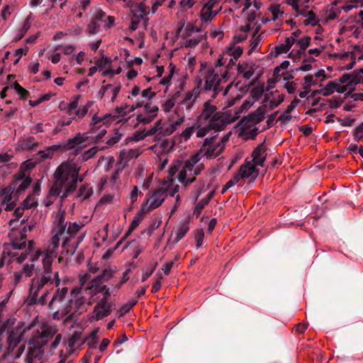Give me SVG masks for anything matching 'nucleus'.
<instances>
[{"mask_svg": "<svg viewBox=\"0 0 363 363\" xmlns=\"http://www.w3.org/2000/svg\"><path fill=\"white\" fill-rule=\"evenodd\" d=\"M79 280L80 286L73 287L69 292L67 286L56 289L48 304L49 308L55 311L54 318L72 316L79 310L85 309L87 299L84 293L92 297L106 289V285H102V282L96 278L91 280L88 285L85 284L86 276L80 277Z\"/></svg>", "mask_w": 363, "mask_h": 363, "instance_id": "nucleus-1", "label": "nucleus"}, {"mask_svg": "<svg viewBox=\"0 0 363 363\" xmlns=\"http://www.w3.org/2000/svg\"><path fill=\"white\" fill-rule=\"evenodd\" d=\"M196 120L199 125L196 137L199 138L206 136L211 130L215 132L223 130L233 121L230 119L228 114L219 111L210 99L204 101L199 108Z\"/></svg>", "mask_w": 363, "mask_h": 363, "instance_id": "nucleus-2", "label": "nucleus"}, {"mask_svg": "<svg viewBox=\"0 0 363 363\" xmlns=\"http://www.w3.org/2000/svg\"><path fill=\"white\" fill-rule=\"evenodd\" d=\"M80 167L72 160L62 162L52 174V192H62L61 199L63 200L73 193L77 187V183L83 178L79 177Z\"/></svg>", "mask_w": 363, "mask_h": 363, "instance_id": "nucleus-3", "label": "nucleus"}, {"mask_svg": "<svg viewBox=\"0 0 363 363\" xmlns=\"http://www.w3.org/2000/svg\"><path fill=\"white\" fill-rule=\"evenodd\" d=\"M56 328L48 325H43L40 329L33 330L28 341V350L25 363H44V346L55 336V340L50 346V350L52 351L57 347L61 341V334L56 335Z\"/></svg>", "mask_w": 363, "mask_h": 363, "instance_id": "nucleus-4", "label": "nucleus"}, {"mask_svg": "<svg viewBox=\"0 0 363 363\" xmlns=\"http://www.w3.org/2000/svg\"><path fill=\"white\" fill-rule=\"evenodd\" d=\"M199 72L201 81L203 84L204 92L211 91V98L216 99L220 93L226 96L233 86V82L223 88V84L228 81L227 71H222L214 64L208 66L206 62H201Z\"/></svg>", "mask_w": 363, "mask_h": 363, "instance_id": "nucleus-5", "label": "nucleus"}, {"mask_svg": "<svg viewBox=\"0 0 363 363\" xmlns=\"http://www.w3.org/2000/svg\"><path fill=\"white\" fill-rule=\"evenodd\" d=\"M65 211L60 210L55 217L52 231L54 235L49 240L43 252L42 265L52 267V263L58 255V248L61 236L65 234L67 223L65 222Z\"/></svg>", "mask_w": 363, "mask_h": 363, "instance_id": "nucleus-6", "label": "nucleus"}, {"mask_svg": "<svg viewBox=\"0 0 363 363\" xmlns=\"http://www.w3.org/2000/svg\"><path fill=\"white\" fill-rule=\"evenodd\" d=\"M60 282L61 279L58 271H53L51 267L42 265L41 271L36 273L31 279L29 292L35 296L45 287L49 286L58 287Z\"/></svg>", "mask_w": 363, "mask_h": 363, "instance_id": "nucleus-7", "label": "nucleus"}, {"mask_svg": "<svg viewBox=\"0 0 363 363\" xmlns=\"http://www.w3.org/2000/svg\"><path fill=\"white\" fill-rule=\"evenodd\" d=\"M243 50L240 45L229 44L225 48L223 52L218 55L213 64L220 70H226L227 77L230 78V70L235 66Z\"/></svg>", "mask_w": 363, "mask_h": 363, "instance_id": "nucleus-8", "label": "nucleus"}, {"mask_svg": "<svg viewBox=\"0 0 363 363\" xmlns=\"http://www.w3.org/2000/svg\"><path fill=\"white\" fill-rule=\"evenodd\" d=\"M67 223L65 234L61 236L62 239V247L67 254L73 255L75 252L79 244L82 240V237H76L77 234L84 227L81 222Z\"/></svg>", "mask_w": 363, "mask_h": 363, "instance_id": "nucleus-9", "label": "nucleus"}, {"mask_svg": "<svg viewBox=\"0 0 363 363\" xmlns=\"http://www.w3.org/2000/svg\"><path fill=\"white\" fill-rule=\"evenodd\" d=\"M115 18L107 15L100 8H94L90 22L87 25L86 32L89 35H95L101 31V28H111L114 26Z\"/></svg>", "mask_w": 363, "mask_h": 363, "instance_id": "nucleus-10", "label": "nucleus"}, {"mask_svg": "<svg viewBox=\"0 0 363 363\" xmlns=\"http://www.w3.org/2000/svg\"><path fill=\"white\" fill-rule=\"evenodd\" d=\"M228 138L223 137L218 140L217 136L206 138L201 147V152L207 159H213L219 156L225 147Z\"/></svg>", "mask_w": 363, "mask_h": 363, "instance_id": "nucleus-11", "label": "nucleus"}, {"mask_svg": "<svg viewBox=\"0 0 363 363\" xmlns=\"http://www.w3.org/2000/svg\"><path fill=\"white\" fill-rule=\"evenodd\" d=\"M169 187L166 186V183L155 189L152 192H149L147 196H150L146 201V206L143 210L150 212L157 208L165 201L168 196Z\"/></svg>", "mask_w": 363, "mask_h": 363, "instance_id": "nucleus-12", "label": "nucleus"}, {"mask_svg": "<svg viewBox=\"0 0 363 363\" xmlns=\"http://www.w3.org/2000/svg\"><path fill=\"white\" fill-rule=\"evenodd\" d=\"M35 242L33 240H29L27 248L25 252H11L9 255L12 262H16L18 264L22 263L28 257L31 262H36L39 257H43V252L41 249L34 250Z\"/></svg>", "mask_w": 363, "mask_h": 363, "instance_id": "nucleus-13", "label": "nucleus"}, {"mask_svg": "<svg viewBox=\"0 0 363 363\" xmlns=\"http://www.w3.org/2000/svg\"><path fill=\"white\" fill-rule=\"evenodd\" d=\"M14 323L13 320L9 319L0 327V334L6 330L8 331L7 341H21L23 335L26 332L24 323L19 322L16 326L13 327Z\"/></svg>", "mask_w": 363, "mask_h": 363, "instance_id": "nucleus-14", "label": "nucleus"}, {"mask_svg": "<svg viewBox=\"0 0 363 363\" xmlns=\"http://www.w3.org/2000/svg\"><path fill=\"white\" fill-rule=\"evenodd\" d=\"M222 6L220 0H208L203 4L199 13V17L202 23L211 22L220 11Z\"/></svg>", "mask_w": 363, "mask_h": 363, "instance_id": "nucleus-15", "label": "nucleus"}, {"mask_svg": "<svg viewBox=\"0 0 363 363\" xmlns=\"http://www.w3.org/2000/svg\"><path fill=\"white\" fill-rule=\"evenodd\" d=\"M13 177L10 185L15 191V196L19 197L30 185L32 179L29 176H26L23 172H18Z\"/></svg>", "mask_w": 363, "mask_h": 363, "instance_id": "nucleus-16", "label": "nucleus"}, {"mask_svg": "<svg viewBox=\"0 0 363 363\" xmlns=\"http://www.w3.org/2000/svg\"><path fill=\"white\" fill-rule=\"evenodd\" d=\"M1 203L0 208L6 211L13 210L16 206V201L18 196H15V191L11 185L4 188L0 194Z\"/></svg>", "mask_w": 363, "mask_h": 363, "instance_id": "nucleus-17", "label": "nucleus"}, {"mask_svg": "<svg viewBox=\"0 0 363 363\" xmlns=\"http://www.w3.org/2000/svg\"><path fill=\"white\" fill-rule=\"evenodd\" d=\"M311 38L308 35H304L299 38L295 43V48L289 53V57L294 60H298L303 55L306 56V50L310 46Z\"/></svg>", "mask_w": 363, "mask_h": 363, "instance_id": "nucleus-18", "label": "nucleus"}, {"mask_svg": "<svg viewBox=\"0 0 363 363\" xmlns=\"http://www.w3.org/2000/svg\"><path fill=\"white\" fill-rule=\"evenodd\" d=\"M111 311V303L108 302L106 298H101L94 306L92 317L96 320H99L110 315Z\"/></svg>", "mask_w": 363, "mask_h": 363, "instance_id": "nucleus-19", "label": "nucleus"}, {"mask_svg": "<svg viewBox=\"0 0 363 363\" xmlns=\"http://www.w3.org/2000/svg\"><path fill=\"white\" fill-rule=\"evenodd\" d=\"M257 166L259 165L252 160H246L245 162L240 167L239 174H240V177H242V179H255L259 174V169L257 168Z\"/></svg>", "mask_w": 363, "mask_h": 363, "instance_id": "nucleus-20", "label": "nucleus"}, {"mask_svg": "<svg viewBox=\"0 0 363 363\" xmlns=\"http://www.w3.org/2000/svg\"><path fill=\"white\" fill-rule=\"evenodd\" d=\"M284 14V7L279 4H271L267 9L266 22L283 20Z\"/></svg>", "mask_w": 363, "mask_h": 363, "instance_id": "nucleus-21", "label": "nucleus"}, {"mask_svg": "<svg viewBox=\"0 0 363 363\" xmlns=\"http://www.w3.org/2000/svg\"><path fill=\"white\" fill-rule=\"evenodd\" d=\"M340 83L347 84V86H353L363 83V70L355 72L350 74H344L340 78Z\"/></svg>", "mask_w": 363, "mask_h": 363, "instance_id": "nucleus-22", "label": "nucleus"}, {"mask_svg": "<svg viewBox=\"0 0 363 363\" xmlns=\"http://www.w3.org/2000/svg\"><path fill=\"white\" fill-rule=\"evenodd\" d=\"M179 110L177 108L176 110V114L177 115V118L175 121L172 122V123H167L164 124L161 127V131L160 133L165 135H169L172 133H173L177 128L178 126H179L184 121L185 118L184 113H179Z\"/></svg>", "mask_w": 363, "mask_h": 363, "instance_id": "nucleus-23", "label": "nucleus"}, {"mask_svg": "<svg viewBox=\"0 0 363 363\" xmlns=\"http://www.w3.org/2000/svg\"><path fill=\"white\" fill-rule=\"evenodd\" d=\"M140 154V152L138 149L122 150L119 153L117 165L124 167L130 160L137 158Z\"/></svg>", "mask_w": 363, "mask_h": 363, "instance_id": "nucleus-24", "label": "nucleus"}, {"mask_svg": "<svg viewBox=\"0 0 363 363\" xmlns=\"http://www.w3.org/2000/svg\"><path fill=\"white\" fill-rule=\"evenodd\" d=\"M252 161L260 167H264L267 157V146L264 143L259 144L252 152Z\"/></svg>", "mask_w": 363, "mask_h": 363, "instance_id": "nucleus-25", "label": "nucleus"}, {"mask_svg": "<svg viewBox=\"0 0 363 363\" xmlns=\"http://www.w3.org/2000/svg\"><path fill=\"white\" fill-rule=\"evenodd\" d=\"M255 63L252 62H241L238 64L237 72L244 79H250L255 73Z\"/></svg>", "mask_w": 363, "mask_h": 363, "instance_id": "nucleus-26", "label": "nucleus"}, {"mask_svg": "<svg viewBox=\"0 0 363 363\" xmlns=\"http://www.w3.org/2000/svg\"><path fill=\"white\" fill-rule=\"evenodd\" d=\"M144 106V113H148V115L157 116L159 108L157 105L152 102L145 103L144 101L138 99L134 105H132L128 111H134L135 108Z\"/></svg>", "mask_w": 363, "mask_h": 363, "instance_id": "nucleus-27", "label": "nucleus"}, {"mask_svg": "<svg viewBox=\"0 0 363 363\" xmlns=\"http://www.w3.org/2000/svg\"><path fill=\"white\" fill-rule=\"evenodd\" d=\"M8 354L13 359L19 358L25 350V345L21 341H7Z\"/></svg>", "mask_w": 363, "mask_h": 363, "instance_id": "nucleus-28", "label": "nucleus"}, {"mask_svg": "<svg viewBox=\"0 0 363 363\" xmlns=\"http://www.w3.org/2000/svg\"><path fill=\"white\" fill-rule=\"evenodd\" d=\"M177 179L179 182L185 186L193 183L196 180V177L192 175V169H187L184 164L179 171Z\"/></svg>", "mask_w": 363, "mask_h": 363, "instance_id": "nucleus-29", "label": "nucleus"}, {"mask_svg": "<svg viewBox=\"0 0 363 363\" xmlns=\"http://www.w3.org/2000/svg\"><path fill=\"white\" fill-rule=\"evenodd\" d=\"M196 101L191 97L187 93H185L183 99L177 103L175 111L179 108L180 113H184L181 108H185L186 111H190L196 104Z\"/></svg>", "mask_w": 363, "mask_h": 363, "instance_id": "nucleus-30", "label": "nucleus"}, {"mask_svg": "<svg viewBox=\"0 0 363 363\" xmlns=\"http://www.w3.org/2000/svg\"><path fill=\"white\" fill-rule=\"evenodd\" d=\"M112 117L111 115H105L104 117H99L97 115H94L92 117L90 123V128L93 133H95L98 129L101 128L102 125L109 123V118Z\"/></svg>", "mask_w": 363, "mask_h": 363, "instance_id": "nucleus-31", "label": "nucleus"}, {"mask_svg": "<svg viewBox=\"0 0 363 363\" xmlns=\"http://www.w3.org/2000/svg\"><path fill=\"white\" fill-rule=\"evenodd\" d=\"M61 146L58 145H54L46 147L43 150H39L37 152V155L39 157L41 161L47 159H52L54 156L55 152L60 150Z\"/></svg>", "mask_w": 363, "mask_h": 363, "instance_id": "nucleus-32", "label": "nucleus"}, {"mask_svg": "<svg viewBox=\"0 0 363 363\" xmlns=\"http://www.w3.org/2000/svg\"><path fill=\"white\" fill-rule=\"evenodd\" d=\"M196 86L190 91H186L191 97L194 99L196 101L202 91L204 92L203 84L201 81L199 77H196L195 79Z\"/></svg>", "mask_w": 363, "mask_h": 363, "instance_id": "nucleus-33", "label": "nucleus"}, {"mask_svg": "<svg viewBox=\"0 0 363 363\" xmlns=\"http://www.w3.org/2000/svg\"><path fill=\"white\" fill-rule=\"evenodd\" d=\"M264 109L259 108L254 113L249 114L247 119L248 122H250L252 124H257L264 120Z\"/></svg>", "mask_w": 363, "mask_h": 363, "instance_id": "nucleus-34", "label": "nucleus"}, {"mask_svg": "<svg viewBox=\"0 0 363 363\" xmlns=\"http://www.w3.org/2000/svg\"><path fill=\"white\" fill-rule=\"evenodd\" d=\"M30 25H31V23H30V16H28L25 19L22 27L18 30L16 35L13 37V41L17 42V41L21 40L25 36V35L28 31V30L30 29Z\"/></svg>", "mask_w": 363, "mask_h": 363, "instance_id": "nucleus-35", "label": "nucleus"}, {"mask_svg": "<svg viewBox=\"0 0 363 363\" xmlns=\"http://www.w3.org/2000/svg\"><path fill=\"white\" fill-rule=\"evenodd\" d=\"M104 89L107 90L108 94H106V96L110 98L111 101L112 102H113L116 100V99L121 90V84H118L116 85H113V84H108L104 85Z\"/></svg>", "mask_w": 363, "mask_h": 363, "instance_id": "nucleus-36", "label": "nucleus"}, {"mask_svg": "<svg viewBox=\"0 0 363 363\" xmlns=\"http://www.w3.org/2000/svg\"><path fill=\"white\" fill-rule=\"evenodd\" d=\"M49 294V291L48 289L45 290L43 294L41 296H39V294H37L35 296H33L29 293V298L30 303L33 304H39L41 306H44L47 303V298Z\"/></svg>", "mask_w": 363, "mask_h": 363, "instance_id": "nucleus-37", "label": "nucleus"}, {"mask_svg": "<svg viewBox=\"0 0 363 363\" xmlns=\"http://www.w3.org/2000/svg\"><path fill=\"white\" fill-rule=\"evenodd\" d=\"M182 166L183 162L181 160H175L171 164L168 169V178L170 182H174L173 177L180 170Z\"/></svg>", "mask_w": 363, "mask_h": 363, "instance_id": "nucleus-38", "label": "nucleus"}, {"mask_svg": "<svg viewBox=\"0 0 363 363\" xmlns=\"http://www.w3.org/2000/svg\"><path fill=\"white\" fill-rule=\"evenodd\" d=\"M189 230V225L188 222L182 223L176 230V237L174 240V242L181 240Z\"/></svg>", "mask_w": 363, "mask_h": 363, "instance_id": "nucleus-39", "label": "nucleus"}, {"mask_svg": "<svg viewBox=\"0 0 363 363\" xmlns=\"http://www.w3.org/2000/svg\"><path fill=\"white\" fill-rule=\"evenodd\" d=\"M202 157L204 156L201 152V150H199V152L191 155L187 160H186L184 164L186 166L187 169L193 170V167L201 160Z\"/></svg>", "mask_w": 363, "mask_h": 363, "instance_id": "nucleus-40", "label": "nucleus"}, {"mask_svg": "<svg viewBox=\"0 0 363 363\" xmlns=\"http://www.w3.org/2000/svg\"><path fill=\"white\" fill-rule=\"evenodd\" d=\"M198 126L197 121H196L195 123L189 127L186 128L182 133H181V138L184 140L187 141L194 133L196 135V132L198 131Z\"/></svg>", "mask_w": 363, "mask_h": 363, "instance_id": "nucleus-41", "label": "nucleus"}, {"mask_svg": "<svg viewBox=\"0 0 363 363\" xmlns=\"http://www.w3.org/2000/svg\"><path fill=\"white\" fill-rule=\"evenodd\" d=\"M270 94L272 96V98L269 100V107L271 108L277 107L284 100V95L279 94L277 90L274 92H271Z\"/></svg>", "mask_w": 363, "mask_h": 363, "instance_id": "nucleus-42", "label": "nucleus"}, {"mask_svg": "<svg viewBox=\"0 0 363 363\" xmlns=\"http://www.w3.org/2000/svg\"><path fill=\"white\" fill-rule=\"evenodd\" d=\"M21 145L23 150H32L38 146V143L35 141L33 137L29 136L22 140Z\"/></svg>", "mask_w": 363, "mask_h": 363, "instance_id": "nucleus-43", "label": "nucleus"}, {"mask_svg": "<svg viewBox=\"0 0 363 363\" xmlns=\"http://www.w3.org/2000/svg\"><path fill=\"white\" fill-rule=\"evenodd\" d=\"M116 271L111 267H107L102 271V273L96 278L100 281H108L113 277Z\"/></svg>", "mask_w": 363, "mask_h": 363, "instance_id": "nucleus-44", "label": "nucleus"}, {"mask_svg": "<svg viewBox=\"0 0 363 363\" xmlns=\"http://www.w3.org/2000/svg\"><path fill=\"white\" fill-rule=\"evenodd\" d=\"M86 138L87 137L84 135L78 133L75 137L68 140L67 147L68 149H72L75 147L76 145H79L85 142Z\"/></svg>", "mask_w": 363, "mask_h": 363, "instance_id": "nucleus-45", "label": "nucleus"}, {"mask_svg": "<svg viewBox=\"0 0 363 363\" xmlns=\"http://www.w3.org/2000/svg\"><path fill=\"white\" fill-rule=\"evenodd\" d=\"M93 104H94L93 101H89L86 102V104L84 106L80 107L77 111H76V112L74 113V117H75V119L83 118L87 113L89 108L91 107V106Z\"/></svg>", "mask_w": 363, "mask_h": 363, "instance_id": "nucleus-46", "label": "nucleus"}, {"mask_svg": "<svg viewBox=\"0 0 363 363\" xmlns=\"http://www.w3.org/2000/svg\"><path fill=\"white\" fill-rule=\"evenodd\" d=\"M202 35L194 36L191 38H186L185 41L183 43V45L186 48H194L202 40Z\"/></svg>", "mask_w": 363, "mask_h": 363, "instance_id": "nucleus-47", "label": "nucleus"}, {"mask_svg": "<svg viewBox=\"0 0 363 363\" xmlns=\"http://www.w3.org/2000/svg\"><path fill=\"white\" fill-rule=\"evenodd\" d=\"M97 333H98V330H93L90 335L88 336L86 340H85V342L87 343V345L89 346V348L90 349H96V347H97V344H98V337H97Z\"/></svg>", "mask_w": 363, "mask_h": 363, "instance_id": "nucleus-48", "label": "nucleus"}, {"mask_svg": "<svg viewBox=\"0 0 363 363\" xmlns=\"http://www.w3.org/2000/svg\"><path fill=\"white\" fill-rule=\"evenodd\" d=\"M62 194V192H58V194L52 192V186H51L48 196L43 201L44 205L47 207L51 206L52 204H53L57 196H60L61 198Z\"/></svg>", "mask_w": 363, "mask_h": 363, "instance_id": "nucleus-49", "label": "nucleus"}, {"mask_svg": "<svg viewBox=\"0 0 363 363\" xmlns=\"http://www.w3.org/2000/svg\"><path fill=\"white\" fill-rule=\"evenodd\" d=\"M210 199H211V196H208L206 198H203L201 201H199L196 203V205L194 209V214L196 215L197 217L199 216H200L202 210L209 203Z\"/></svg>", "mask_w": 363, "mask_h": 363, "instance_id": "nucleus-50", "label": "nucleus"}, {"mask_svg": "<svg viewBox=\"0 0 363 363\" xmlns=\"http://www.w3.org/2000/svg\"><path fill=\"white\" fill-rule=\"evenodd\" d=\"M337 86V82L329 81L327 84L321 89L320 92L323 96H329L334 93Z\"/></svg>", "mask_w": 363, "mask_h": 363, "instance_id": "nucleus-51", "label": "nucleus"}, {"mask_svg": "<svg viewBox=\"0 0 363 363\" xmlns=\"http://www.w3.org/2000/svg\"><path fill=\"white\" fill-rule=\"evenodd\" d=\"M250 29V25L247 24L245 27H242V30L244 31V33L236 34L233 37V40L230 44H233L235 45H238V43H241L247 39V32Z\"/></svg>", "mask_w": 363, "mask_h": 363, "instance_id": "nucleus-52", "label": "nucleus"}, {"mask_svg": "<svg viewBox=\"0 0 363 363\" xmlns=\"http://www.w3.org/2000/svg\"><path fill=\"white\" fill-rule=\"evenodd\" d=\"M92 194L91 188L88 184H83L79 189L78 197H81L82 200L89 199Z\"/></svg>", "mask_w": 363, "mask_h": 363, "instance_id": "nucleus-53", "label": "nucleus"}, {"mask_svg": "<svg viewBox=\"0 0 363 363\" xmlns=\"http://www.w3.org/2000/svg\"><path fill=\"white\" fill-rule=\"evenodd\" d=\"M23 232L26 233V227L23 228ZM26 235L25 233H21V240H14L12 242V248L13 250H23L26 247Z\"/></svg>", "mask_w": 363, "mask_h": 363, "instance_id": "nucleus-54", "label": "nucleus"}, {"mask_svg": "<svg viewBox=\"0 0 363 363\" xmlns=\"http://www.w3.org/2000/svg\"><path fill=\"white\" fill-rule=\"evenodd\" d=\"M13 158V155L8 153L0 154V169L6 172V169H9V165L6 163L9 162Z\"/></svg>", "mask_w": 363, "mask_h": 363, "instance_id": "nucleus-55", "label": "nucleus"}, {"mask_svg": "<svg viewBox=\"0 0 363 363\" xmlns=\"http://www.w3.org/2000/svg\"><path fill=\"white\" fill-rule=\"evenodd\" d=\"M292 46L293 45L286 38L284 43L275 48L276 53L277 55L287 53Z\"/></svg>", "mask_w": 363, "mask_h": 363, "instance_id": "nucleus-56", "label": "nucleus"}, {"mask_svg": "<svg viewBox=\"0 0 363 363\" xmlns=\"http://www.w3.org/2000/svg\"><path fill=\"white\" fill-rule=\"evenodd\" d=\"M11 87L15 89L18 95H20L21 99L23 100H26L27 97L29 96L30 93L28 90L22 87L18 82H15Z\"/></svg>", "mask_w": 363, "mask_h": 363, "instance_id": "nucleus-57", "label": "nucleus"}, {"mask_svg": "<svg viewBox=\"0 0 363 363\" xmlns=\"http://www.w3.org/2000/svg\"><path fill=\"white\" fill-rule=\"evenodd\" d=\"M304 16L306 17V18L303 21V24L305 26H315L318 23V20L315 13L312 11H308Z\"/></svg>", "mask_w": 363, "mask_h": 363, "instance_id": "nucleus-58", "label": "nucleus"}, {"mask_svg": "<svg viewBox=\"0 0 363 363\" xmlns=\"http://www.w3.org/2000/svg\"><path fill=\"white\" fill-rule=\"evenodd\" d=\"M95 64L99 70H103L111 65V60L109 57L102 56L101 58L95 60Z\"/></svg>", "mask_w": 363, "mask_h": 363, "instance_id": "nucleus-59", "label": "nucleus"}, {"mask_svg": "<svg viewBox=\"0 0 363 363\" xmlns=\"http://www.w3.org/2000/svg\"><path fill=\"white\" fill-rule=\"evenodd\" d=\"M97 152H98V147L96 146L92 147L89 150L83 152L80 156V159L82 161L86 162L88 160L94 157L95 156V155L97 153Z\"/></svg>", "mask_w": 363, "mask_h": 363, "instance_id": "nucleus-60", "label": "nucleus"}, {"mask_svg": "<svg viewBox=\"0 0 363 363\" xmlns=\"http://www.w3.org/2000/svg\"><path fill=\"white\" fill-rule=\"evenodd\" d=\"M135 8L137 11L140 13L142 16L152 14L151 9L143 1L136 4Z\"/></svg>", "mask_w": 363, "mask_h": 363, "instance_id": "nucleus-61", "label": "nucleus"}, {"mask_svg": "<svg viewBox=\"0 0 363 363\" xmlns=\"http://www.w3.org/2000/svg\"><path fill=\"white\" fill-rule=\"evenodd\" d=\"M156 116L148 115L144 112L137 115V121L143 124H147L150 123Z\"/></svg>", "mask_w": 363, "mask_h": 363, "instance_id": "nucleus-62", "label": "nucleus"}, {"mask_svg": "<svg viewBox=\"0 0 363 363\" xmlns=\"http://www.w3.org/2000/svg\"><path fill=\"white\" fill-rule=\"evenodd\" d=\"M194 238L196 247L202 246L204 239V232L203 229H197L194 231Z\"/></svg>", "mask_w": 363, "mask_h": 363, "instance_id": "nucleus-63", "label": "nucleus"}, {"mask_svg": "<svg viewBox=\"0 0 363 363\" xmlns=\"http://www.w3.org/2000/svg\"><path fill=\"white\" fill-rule=\"evenodd\" d=\"M79 98L80 96H76L72 101L67 104V113L69 116H71L72 115V111L78 107Z\"/></svg>", "mask_w": 363, "mask_h": 363, "instance_id": "nucleus-64", "label": "nucleus"}]
</instances>
